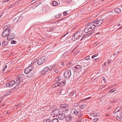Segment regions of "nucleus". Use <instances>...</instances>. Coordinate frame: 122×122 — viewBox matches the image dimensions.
<instances>
[{
  "label": "nucleus",
  "instance_id": "obj_1",
  "mask_svg": "<svg viewBox=\"0 0 122 122\" xmlns=\"http://www.w3.org/2000/svg\"><path fill=\"white\" fill-rule=\"evenodd\" d=\"M72 114L75 115L78 117V119L81 121L83 117V114L81 112L79 111L78 110L75 108H72L71 111Z\"/></svg>",
  "mask_w": 122,
  "mask_h": 122
},
{
  "label": "nucleus",
  "instance_id": "obj_2",
  "mask_svg": "<svg viewBox=\"0 0 122 122\" xmlns=\"http://www.w3.org/2000/svg\"><path fill=\"white\" fill-rule=\"evenodd\" d=\"M11 30L10 29H7L5 30L2 33V36L4 37L8 35L9 33L10 32Z\"/></svg>",
  "mask_w": 122,
  "mask_h": 122
},
{
  "label": "nucleus",
  "instance_id": "obj_3",
  "mask_svg": "<svg viewBox=\"0 0 122 122\" xmlns=\"http://www.w3.org/2000/svg\"><path fill=\"white\" fill-rule=\"evenodd\" d=\"M64 76L66 78L70 77L71 75V71L70 70H68L66 71L64 73Z\"/></svg>",
  "mask_w": 122,
  "mask_h": 122
},
{
  "label": "nucleus",
  "instance_id": "obj_4",
  "mask_svg": "<svg viewBox=\"0 0 122 122\" xmlns=\"http://www.w3.org/2000/svg\"><path fill=\"white\" fill-rule=\"evenodd\" d=\"M15 83L14 81L12 80L8 82L6 84L5 86L7 87H10L13 86Z\"/></svg>",
  "mask_w": 122,
  "mask_h": 122
},
{
  "label": "nucleus",
  "instance_id": "obj_5",
  "mask_svg": "<svg viewBox=\"0 0 122 122\" xmlns=\"http://www.w3.org/2000/svg\"><path fill=\"white\" fill-rule=\"evenodd\" d=\"M45 57H42L41 58L39 59L37 61V63L40 65L42 64L43 62H45L46 60L45 59Z\"/></svg>",
  "mask_w": 122,
  "mask_h": 122
},
{
  "label": "nucleus",
  "instance_id": "obj_6",
  "mask_svg": "<svg viewBox=\"0 0 122 122\" xmlns=\"http://www.w3.org/2000/svg\"><path fill=\"white\" fill-rule=\"evenodd\" d=\"M104 20V19H103L99 20L98 19L95 20L94 21V22L95 23V24H96V26H99L103 22Z\"/></svg>",
  "mask_w": 122,
  "mask_h": 122
},
{
  "label": "nucleus",
  "instance_id": "obj_7",
  "mask_svg": "<svg viewBox=\"0 0 122 122\" xmlns=\"http://www.w3.org/2000/svg\"><path fill=\"white\" fill-rule=\"evenodd\" d=\"M34 66H31L26 68L24 70L25 73L26 74L28 73L32 70Z\"/></svg>",
  "mask_w": 122,
  "mask_h": 122
},
{
  "label": "nucleus",
  "instance_id": "obj_8",
  "mask_svg": "<svg viewBox=\"0 0 122 122\" xmlns=\"http://www.w3.org/2000/svg\"><path fill=\"white\" fill-rule=\"evenodd\" d=\"M86 28L85 29L84 31L85 33H88L91 30H92V29H91V27L89 25V23L86 25Z\"/></svg>",
  "mask_w": 122,
  "mask_h": 122
},
{
  "label": "nucleus",
  "instance_id": "obj_9",
  "mask_svg": "<svg viewBox=\"0 0 122 122\" xmlns=\"http://www.w3.org/2000/svg\"><path fill=\"white\" fill-rule=\"evenodd\" d=\"M59 110L58 109H56L54 110L52 112V115L53 117L57 116L59 114Z\"/></svg>",
  "mask_w": 122,
  "mask_h": 122
},
{
  "label": "nucleus",
  "instance_id": "obj_10",
  "mask_svg": "<svg viewBox=\"0 0 122 122\" xmlns=\"http://www.w3.org/2000/svg\"><path fill=\"white\" fill-rule=\"evenodd\" d=\"M15 37V35L12 33L9 34L7 36V40H10L13 39Z\"/></svg>",
  "mask_w": 122,
  "mask_h": 122
},
{
  "label": "nucleus",
  "instance_id": "obj_11",
  "mask_svg": "<svg viewBox=\"0 0 122 122\" xmlns=\"http://www.w3.org/2000/svg\"><path fill=\"white\" fill-rule=\"evenodd\" d=\"M66 116L65 114L61 113L58 115V118L60 120H62L65 118Z\"/></svg>",
  "mask_w": 122,
  "mask_h": 122
},
{
  "label": "nucleus",
  "instance_id": "obj_12",
  "mask_svg": "<svg viewBox=\"0 0 122 122\" xmlns=\"http://www.w3.org/2000/svg\"><path fill=\"white\" fill-rule=\"evenodd\" d=\"M73 118V116L69 114L67 115L66 118V120L67 122H69Z\"/></svg>",
  "mask_w": 122,
  "mask_h": 122
},
{
  "label": "nucleus",
  "instance_id": "obj_13",
  "mask_svg": "<svg viewBox=\"0 0 122 122\" xmlns=\"http://www.w3.org/2000/svg\"><path fill=\"white\" fill-rule=\"evenodd\" d=\"M95 24L94 21H92L89 23V24L91 27V29H93L95 28V26H97L96 25V24Z\"/></svg>",
  "mask_w": 122,
  "mask_h": 122
},
{
  "label": "nucleus",
  "instance_id": "obj_14",
  "mask_svg": "<svg viewBox=\"0 0 122 122\" xmlns=\"http://www.w3.org/2000/svg\"><path fill=\"white\" fill-rule=\"evenodd\" d=\"M20 78V79L16 77V79H17V80L16 81L15 83L17 85H18L22 82L23 80V79H21V77Z\"/></svg>",
  "mask_w": 122,
  "mask_h": 122
},
{
  "label": "nucleus",
  "instance_id": "obj_15",
  "mask_svg": "<svg viewBox=\"0 0 122 122\" xmlns=\"http://www.w3.org/2000/svg\"><path fill=\"white\" fill-rule=\"evenodd\" d=\"M59 83V86L60 87H62L64 86L65 84L66 81L65 80H63V81H60L58 82Z\"/></svg>",
  "mask_w": 122,
  "mask_h": 122
},
{
  "label": "nucleus",
  "instance_id": "obj_16",
  "mask_svg": "<svg viewBox=\"0 0 122 122\" xmlns=\"http://www.w3.org/2000/svg\"><path fill=\"white\" fill-rule=\"evenodd\" d=\"M68 106L69 105L66 104H62L60 106V107L62 108H67Z\"/></svg>",
  "mask_w": 122,
  "mask_h": 122
},
{
  "label": "nucleus",
  "instance_id": "obj_17",
  "mask_svg": "<svg viewBox=\"0 0 122 122\" xmlns=\"http://www.w3.org/2000/svg\"><path fill=\"white\" fill-rule=\"evenodd\" d=\"M83 32L82 31L79 30L78 31L76 32V35H78V36H80V37H81L82 35Z\"/></svg>",
  "mask_w": 122,
  "mask_h": 122
},
{
  "label": "nucleus",
  "instance_id": "obj_18",
  "mask_svg": "<svg viewBox=\"0 0 122 122\" xmlns=\"http://www.w3.org/2000/svg\"><path fill=\"white\" fill-rule=\"evenodd\" d=\"M59 83L58 82H56L52 85V87L54 88H56L59 86Z\"/></svg>",
  "mask_w": 122,
  "mask_h": 122
},
{
  "label": "nucleus",
  "instance_id": "obj_19",
  "mask_svg": "<svg viewBox=\"0 0 122 122\" xmlns=\"http://www.w3.org/2000/svg\"><path fill=\"white\" fill-rule=\"evenodd\" d=\"M115 12L117 13H119L121 12V10L119 8H117L115 9Z\"/></svg>",
  "mask_w": 122,
  "mask_h": 122
},
{
  "label": "nucleus",
  "instance_id": "obj_20",
  "mask_svg": "<svg viewBox=\"0 0 122 122\" xmlns=\"http://www.w3.org/2000/svg\"><path fill=\"white\" fill-rule=\"evenodd\" d=\"M87 105L86 104H84L81 105L80 106V108L82 109L86 107Z\"/></svg>",
  "mask_w": 122,
  "mask_h": 122
},
{
  "label": "nucleus",
  "instance_id": "obj_21",
  "mask_svg": "<svg viewBox=\"0 0 122 122\" xmlns=\"http://www.w3.org/2000/svg\"><path fill=\"white\" fill-rule=\"evenodd\" d=\"M8 44V42L6 41H3L2 42V45L3 46H5Z\"/></svg>",
  "mask_w": 122,
  "mask_h": 122
},
{
  "label": "nucleus",
  "instance_id": "obj_22",
  "mask_svg": "<svg viewBox=\"0 0 122 122\" xmlns=\"http://www.w3.org/2000/svg\"><path fill=\"white\" fill-rule=\"evenodd\" d=\"M49 70H50L48 66H47L44 68L43 70V71L45 72Z\"/></svg>",
  "mask_w": 122,
  "mask_h": 122
},
{
  "label": "nucleus",
  "instance_id": "obj_23",
  "mask_svg": "<svg viewBox=\"0 0 122 122\" xmlns=\"http://www.w3.org/2000/svg\"><path fill=\"white\" fill-rule=\"evenodd\" d=\"M75 67L76 69H78L79 70H81L82 67L80 65H76L75 66Z\"/></svg>",
  "mask_w": 122,
  "mask_h": 122
},
{
  "label": "nucleus",
  "instance_id": "obj_24",
  "mask_svg": "<svg viewBox=\"0 0 122 122\" xmlns=\"http://www.w3.org/2000/svg\"><path fill=\"white\" fill-rule=\"evenodd\" d=\"M23 75L21 74H19V75H18L16 77L20 79V78H21V79H23Z\"/></svg>",
  "mask_w": 122,
  "mask_h": 122
},
{
  "label": "nucleus",
  "instance_id": "obj_25",
  "mask_svg": "<svg viewBox=\"0 0 122 122\" xmlns=\"http://www.w3.org/2000/svg\"><path fill=\"white\" fill-rule=\"evenodd\" d=\"M52 4L54 6H56L58 4V3L55 1H53L52 2Z\"/></svg>",
  "mask_w": 122,
  "mask_h": 122
},
{
  "label": "nucleus",
  "instance_id": "obj_26",
  "mask_svg": "<svg viewBox=\"0 0 122 122\" xmlns=\"http://www.w3.org/2000/svg\"><path fill=\"white\" fill-rule=\"evenodd\" d=\"M88 64L87 63L84 62L83 63L82 65L83 66L86 67L88 65Z\"/></svg>",
  "mask_w": 122,
  "mask_h": 122
},
{
  "label": "nucleus",
  "instance_id": "obj_27",
  "mask_svg": "<svg viewBox=\"0 0 122 122\" xmlns=\"http://www.w3.org/2000/svg\"><path fill=\"white\" fill-rule=\"evenodd\" d=\"M58 121L57 119L55 118L53 119L51 122H58Z\"/></svg>",
  "mask_w": 122,
  "mask_h": 122
},
{
  "label": "nucleus",
  "instance_id": "obj_28",
  "mask_svg": "<svg viewBox=\"0 0 122 122\" xmlns=\"http://www.w3.org/2000/svg\"><path fill=\"white\" fill-rule=\"evenodd\" d=\"M75 37H76V39L77 40L79 39L80 37L78 35H76V34L75 33Z\"/></svg>",
  "mask_w": 122,
  "mask_h": 122
},
{
  "label": "nucleus",
  "instance_id": "obj_29",
  "mask_svg": "<svg viewBox=\"0 0 122 122\" xmlns=\"http://www.w3.org/2000/svg\"><path fill=\"white\" fill-rule=\"evenodd\" d=\"M91 115L94 117H95L97 116L96 113H92L91 114Z\"/></svg>",
  "mask_w": 122,
  "mask_h": 122
},
{
  "label": "nucleus",
  "instance_id": "obj_30",
  "mask_svg": "<svg viewBox=\"0 0 122 122\" xmlns=\"http://www.w3.org/2000/svg\"><path fill=\"white\" fill-rule=\"evenodd\" d=\"M16 43V41H15L12 40L11 41V43L12 44H15Z\"/></svg>",
  "mask_w": 122,
  "mask_h": 122
},
{
  "label": "nucleus",
  "instance_id": "obj_31",
  "mask_svg": "<svg viewBox=\"0 0 122 122\" xmlns=\"http://www.w3.org/2000/svg\"><path fill=\"white\" fill-rule=\"evenodd\" d=\"M74 93V91H72L71 92L69 95L70 96H73V95Z\"/></svg>",
  "mask_w": 122,
  "mask_h": 122
},
{
  "label": "nucleus",
  "instance_id": "obj_32",
  "mask_svg": "<svg viewBox=\"0 0 122 122\" xmlns=\"http://www.w3.org/2000/svg\"><path fill=\"white\" fill-rule=\"evenodd\" d=\"M14 90V89L13 90V89H11L9 91V92H10L9 94H11L12 93Z\"/></svg>",
  "mask_w": 122,
  "mask_h": 122
},
{
  "label": "nucleus",
  "instance_id": "obj_33",
  "mask_svg": "<svg viewBox=\"0 0 122 122\" xmlns=\"http://www.w3.org/2000/svg\"><path fill=\"white\" fill-rule=\"evenodd\" d=\"M98 56V54H96L92 56V59H93L96 56Z\"/></svg>",
  "mask_w": 122,
  "mask_h": 122
},
{
  "label": "nucleus",
  "instance_id": "obj_34",
  "mask_svg": "<svg viewBox=\"0 0 122 122\" xmlns=\"http://www.w3.org/2000/svg\"><path fill=\"white\" fill-rule=\"evenodd\" d=\"M32 76V74H30H30H28L27 75H26V77L27 78H29L30 77H31Z\"/></svg>",
  "mask_w": 122,
  "mask_h": 122
},
{
  "label": "nucleus",
  "instance_id": "obj_35",
  "mask_svg": "<svg viewBox=\"0 0 122 122\" xmlns=\"http://www.w3.org/2000/svg\"><path fill=\"white\" fill-rule=\"evenodd\" d=\"M59 78H60V77H57L55 79L56 81H59Z\"/></svg>",
  "mask_w": 122,
  "mask_h": 122
},
{
  "label": "nucleus",
  "instance_id": "obj_36",
  "mask_svg": "<svg viewBox=\"0 0 122 122\" xmlns=\"http://www.w3.org/2000/svg\"><path fill=\"white\" fill-rule=\"evenodd\" d=\"M54 71L56 73H58L60 71V70L59 69H54Z\"/></svg>",
  "mask_w": 122,
  "mask_h": 122
},
{
  "label": "nucleus",
  "instance_id": "obj_37",
  "mask_svg": "<svg viewBox=\"0 0 122 122\" xmlns=\"http://www.w3.org/2000/svg\"><path fill=\"white\" fill-rule=\"evenodd\" d=\"M116 90H114V89H112V90H111L109 92L112 93L114 92Z\"/></svg>",
  "mask_w": 122,
  "mask_h": 122
},
{
  "label": "nucleus",
  "instance_id": "obj_38",
  "mask_svg": "<svg viewBox=\"0 0 122 122\" xmlns=\"http://www.w3.org/2000/svg\"><path fill=\"white\" fill-rule=\"evenodd\" d=\"M56 66L55 64L52 66L51 67L50 69V70H51L52 69L54 68Z\"/></svg>",
  "mask_w": 122,
  "mask_h": 122
},
{
  "label": "nucleus",
  "instance_id": "obj_39",
  "mask_svg": "<svg viewBox=\"0 0 122 122\" xmlns=\"http://www.w3.org/2000/svg\"><path fill=\"white\" fill-rule=\"evenodd\" d=\"M90 58V56H88L85 58V59L86 60H88Z\"/></svg>",
  "mask_w": 122,
  "mask_h": 122
},
{
  "label": "nucleus",
  "instance_id": "obj_40",
  "mask_svg": "<svg viewBox=\"0 0 122 122\" xmlns=\"http://www.w3.org/2000/svg\"><path fill=\"white\" fill-rule=\"evenodd\" d=\"M72 40H74L75 41L76 40V37H75V35H74L72 36Z\"/></svg>",
  "mask_w": 122,
  "mask_h": 122
},
{
  "label": "nucleus",
  "instance_id": "obj_41",
  "mask_svg": "<svg viewBox=\"0 0 122 122\" xmlns=\"http://www.w3.org/2000/svg\"><path fill=\"white\" fill-rule=\"evenodd\" d=\"M87 35H86V34H85L84 35H83V36L82 37V39H82H83L85 37H86V36Z\"/></svg>",
  "mask_w": 122,
  "mask_h": 122
},
{
  "label": "nucleus",
  "instance_id": "obj_42",
  "mask_svg": "<svg viewBox=\"0 0 122 122\" xmlns=\"http://www.w3.org/2000/svg\"><path fill=\"white\" fill-rule=\"evenodd\" d=\"M60 16V14H58L57 15H56L55 16V17L56 18H58Z\"/></svg>",
  "mask_w": 122,
  "mask_h": 122
},
{
  "label": "nucleus",
  "instance_id": "obj_43",
  "mask_svg": "<svg viewBox=\"0 0 122 122\" xmlns=\"http://www.w3.org/2000/svg\"><path fill=\"white\" fill-rule=\"evenodd\" d=\"M67 14V13L66 11H65L63 12V15H66Z\"/></svg>",
  "mask_w": 122,
  "mask_h": 122
},
{
  "label": "nucleus",
  "instance_id": "obj_44",
  "mask_svg": "<svg viewBox=\"0 0 122 122\" xmlns=\"http://www.w3.org/2000/svg\"><path fill=\"white\" fill-rule=\"evenodd\" d=\"M51 121L50 119H48L46 120V122H50Z\"/></svg>",
  "mask_w": 122,
  "mask_h": 122
},
{
  "label": "nucleus",
  "instance_id": "obj_45",
  "mask_svg": "<svg viewBox=\"0 0 122 122\" xmlns=\"http://www.w3.org/2000/svg\"><path fill=\"white\" fill-rule=\"evenodd\" d=\"M107 64V63L106 62L105 63H104V64L103 65V66H106Z\"/></svg>",
  "mask_w": 122,
  "mask_h": 122
},
{
  "label": "nucleus",
  "instance_id": "obj_46",
  "mask_svg": "<svg viewBox=\"0 0 122 122\" xmlns=\"http://www.w3.org/2000/svg\"><path fill=\"white\" fill-rule=\"evenodd\" d=\"M93 120L94 122H96L98 121V119L97 118H95Z\"/></svg>",
  "mask_w": 122,
  "mask_h": 122
},
{
  "label": "nucleus",
  "instance_id": "obj_47",
  "mask_svg": "<svg viewBox=\"0 0 122 122\" xmlns=\"http://www.w3.org/2000/svg\"><path fill=\"white\" fill-rule=\"evenodd\" d=\"M36 1V0H33L32 1H31V3H33L34 2H35Z\"/></svg>",
  "mask_w": 122,
  "mask_h": 122
},
{
  "label": "nucleus",
  "instance_id": "obj_48",
  "mask_svg": "<svg viewBox=\"0 0 122 122\" xmlns=\"http://www.w3.org/2000/svg\"><path fill=\"white\" fill-rule=\"evenodd\" d=\"M9 0H3V2H5L7 1H9Z\"/></svg>",
  "mask_w": 122,
  "mask_h": 122
},
{
  "label": "nucleus",
  "instance_id": "obj_49",
  "mask_svg": "<svg viewBox=\"0 0 122 122\" xmlns=\"http://www.w3.org/2000/svg\"><path fill=\"white\" fill-rule=\"evenodd\" d=\"M90 98H91L90 97H88L86 98V99H83V100H82V101H82L84 100L88 99H90Z\"/></svg>",
  "mask_w": 122,
  "mask_h": 122
},
{
  "label": "nucleus",
  "instance_id": "obj_50",
  "mask_svg": "<svg viewBox=\"0 0 122 122\" xmlns=\"http://www.w3.org/2000/svg\"><path fill=\"white\" fill-rule=\"evenodd\" d=\"M64 56H66V53H65L63 55V56H62V58H63Z\"/></svg>",
  "mask_w": 122,
  "mask_h": 122
},
{
  "label": "nucleus",
  "instance_id": "obj_51",
  "mask_svg": "<svg viewBox=\"0 0 122 122\" xmlns=\"http://www.w3.org/2000/svg\"><path fill=\"white\" fill-rule=\"evenodd\" d=\"M117 119L119 120L121 119L120 118V117H117Z\"/></svg>",
  "mask_w": 122,
  "mask_h": 122
},
{
  "label": "nucleus",
  "instance_id": "obj_52",
  "mask_svg": "<svg viewBox=\"0 0 122 122\" xmlns=\"http://www.w3.org/2000/svg\"><path fill=\"white\" fill-rule=\"evenodd\" d=\"M71 1V0H67V1L68 3H69Z\"/></svg>",
  "mask_w": 122,
  "mask_h": 122
},
{
  "label": "nucleus",
  "instance_id": "obj_53",
  "mask_svg": "<svg viewBox=\"0 0 122 122\" xmlns=\"http://www.w3.org/2000/svg\"><path fill=\"white\" fill-rule=\"evenodd\" d=\"M16 20V21H17V22H18V21L17 19V18H15V19H14V21H15V20Z\"/></svg>",
  "mask_w": 122,
  "mask_h": 122
},
{
  "label": "nucleus",
  "instance_id": "obj_54",
  "mask_svg": "<svg viewBox=\"0 0 122 122\" xmlns=\"http://www.w3.org/2000/svg\"><path fill=\"white\" fill-rule=\"evenodd\" d=\"M116 110L114 112V113H116V112H118L119 110H118V111H117V112L116 111Z\"/></svg>",
  "mask_w": 122,
  "mask_h": 122
},
{
  "label": "nucleus",
  "instance_id": "obj_55",
  "mask_svg": "<svg viewBox=\"0 0 122 122\" xmlns=\"http://www.w3.org/2000/svg\"><path fill=\"white\" fill-rule=\"evenodd\" d=\"M10 92H9V91L7 93H6V95H8V94H9Z\"/></svg>",
  "mask_w": 122,
  "mask_h": 122
},
{
  "label": "nucleus",
  "instance_id": "obj_56",
  "mask_svg": "<svg viewBox=\"0 0 122 122\" xmlns=\"http://www.w3.org/2000/svg\"><path fill=\"white\" fill-rule=\"evenodd\" d=\"M7 68V66L6 65H5V66L4 67V68L6 69Z\"/></svg>",
  "mask_w": 122,
  "mask_h": 122
},
{
  "label": "nucleus",
  "instance_id": "obj_57",
  "mask_svg": "<svg viewBox=\"0 0 122 122\" xmlns=\"http://www.w3.org/2000/svg\"><path fill=\"white\" fill-rule=\"evenodd\" d=\"M96 115H97V116H99V115H100V114L99 113H96Z\"/></svg>",
  "mask_w": 122,
  "mask_h": 122
},
{
  "label": "nucleus",
  "instance_id": "obj_58",
  "mask_svg": "<svg viewBox=\"0 0 122 122\" xmlns=\"http://www.w3.org/2000/svg\"><path fill=\"white\" fill-rule=\"evenodd\" d=\"M103 80L105 82L106 81V80L105 78H103Z\"/></svg>",
  "mask_w": 122,
  "mask_h": 122
},
{
  "label": "nucleus",
  "instance_id": "obj_59",
  "mask_svg": "<svg viewBox=\"0 0 122 122\" xmlns=\"http://www.w3.org/2000/svg\"><path fill=\"white\" fill-rule=\"evenodd\" d=\"M111 62V61L109 60L108 61V64L110 63Z\"/></svg>",
  "mask_w": 122,
  "mask_h": 122
},
{
  "label": "nucleus",
  "instance_id": "obj_60",
  "mask_svg": "<svg viewBox=\"0 0 122 122\" xmlns=\"http://www.w3.org/2000/svg\"><path fill=\"white\" fill-rule=\"evenodd\" d=\"M71 63L70 62H69V63H68L67 64V65H70L71 64Z\"/></svg>",
  "mask_w": 122,
  "mask_h": 122
},
{
  "label": "nucleus",
  "instance_id": "obj_61",
  "mask_svg": "<svg viewBox=\"0 0 122 122\" xmlns=\"http://www.w3.org/2000/svg\"><path fill=\"white\" fill-rule=\"evenodd\" d=\"M93 32H94V31H92V32H91L90 33V34H89V35H92V34L93 33Z\"/></svg>",
  "mask_w": 122,
  "mask_h": 122
},
{
  "label": "nucleus",
  "instance_id": "obj_62",
  "mask_svg": "<svg viewBox=\"0 0 122 122\" xmlns=\"http://www.w3.org/2000/svg\"><path fill=\"white\" fill-rule=\"evenodd\" d=\"M5 68H3L2 70V71L3 72H4L5 71Z\"/></svg>",
  "mask_w": 122,
  "mask_h": 122
},
{
  "label": "nucleus",
  "instance_id": "obj_63",
  "mask_svg": "<svg viewBox=\"0 0 122 122\" xmlns=\"http://www.w3.org/2000/svg\"><path fill=\"white\" fill-rule=\"evenodd\" d=\"M22 17L21 18V17H20L19 18V19H20V20H21V19H22Z\"/></svg>",
  "mask_w": 122,
  "mask_h": 122
},
{
  "label": "nucleus",
  "instance_id": "obj_64",
  "mask_svg": "<svg viewBox=\"0 0 122 122\" xmlns=\"http://www.w3.org/2000/svg\"><path fill=\"white\" fill-rule=\"evenodd\" d=\"M68 33H66L64 35V36L62 37H64L65 36H66L67 34Z\"/></svg>",
  "mask_w": 122,
  "mask_h": 122
}]
</instances>
